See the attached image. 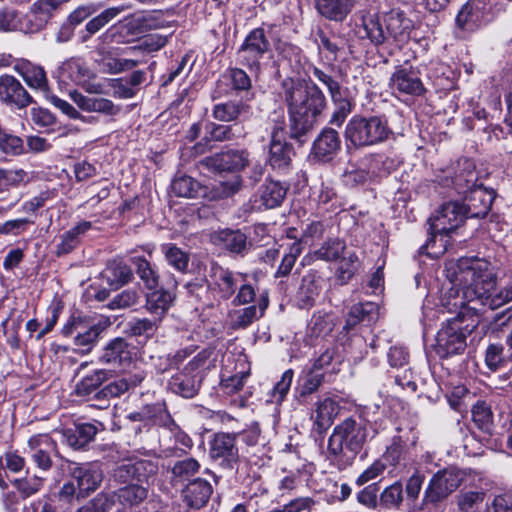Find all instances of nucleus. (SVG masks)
<instances>
[{
  "label": "nucleus",
  "instance_id": "obj_1",
  "mask_svg": "<svg viewBox=\"0 0 512 512\" xmlns=\"http://www.w3.org/2000/svg\"><path fill=\"white\" fill-rule=\"evenodd\" d=\"M445 274L451 287L448 289V306L463 308L465 305L497 309L512 301V284L494 293L496 273L490 262L480 258L463 257L445 264Z\"/></svg>",
  "mask_w": 512,
  "mask_h": 512
},
{
  "label": "nucleus",
  "instance_id": "obj_2",
  "mask_svg": "<svg viewBox=\"0 0 512 512\" xmlns=\"http://www.w3.org/2000/svg\"><path fill=\"white\" fill-rule=\"evenodd\" d=\"M283 97L288 105L290 129L298 138L310 131L325 107V97L314 84H304L292 79L282 83Z\"/></svg>",
  "mask_w": 512,
  "mask_h": 512
},
{
  "label": "nucleus",
  "instance_id": "obj_3",
  "mask_svg": "<svg viewBox=\"0 0 512 512\" xmlns=\"http://www.w3.org/2000/svg\"><path fill=\"white\" fill-rule=\"evenodd\" d=\"M448 291L445 293L442 303L449 312H455L456 316L448 319L446 324L438 331L436 337V352L440 357H449L461 354L466 348V338L478 326L479 319L477 306L465 305L463 308H452L447 303Z\"/></svg>",
  "mask_w": 512,
  "mask_h": 512
},
{
  "label": "nucleus",
  "instance_id": "obj_4",
  "mask_svg": "<svg viewBox=\"0 0 512 512\" xmlns=\"http://www.w3.org/2000/svg\"><path fill=\"white\" fill-rule=\"evenodd\" d=\"M464 171L457 174L454 178H445L442 185H453L459 194L464 195L465 203L462 204L468 217L482 218L487 215L491 209L494 199L492 191L487 190L482 185H477L474 165L464 161Z\"/></svg>",
  "mask_w": 512,
  "mask_h": 512
},
{
  "label": "nucleus",
  "instance_id": "obj_5",
  "mask_svg": "<svg viewBox=\"0 0 512 512\" xmlns=\"http://www.w3.org/2000/svg\"><path fill=\"white\" fill-rule=\"evenodd\" d=\"M367 437L365 425L353 418H346L334 427L328 440V451L334 456L343 454L345 450L355 455L362 449Z\"/></svg>",
  "mask_w": 512,
  "mask_h": 512
},
{
  "label": "nucleus",
  "instance_id": "obj_6",
  "mask_svg": "<svg viewBox=\"0 0 512 512\" xmlns=\"http://www.w3.org/2000/svg\"><path fill=\"white\" fill-rule=\"evenodd\" d=\"M390 134L387 123L381 118L353 117L345 129V138L355 147L371 146L385 141Z\"/></svg>",
  "mask_w": 512,
  "mask_h": 512
},
{
  "label": "nucleus",
  "instance_id": "obj_7",
  "mask_svg": "<svg viewBox=\"0 0 512 512\" xmlns=\"http://www.w3.org/2000/svg\"><path fill=\"white\" fill-rule=\"evenodd\" d=\"M466 217H468L466 210L461 203L457 201L444 203L429 219L431 242L436 243L439 238L445 250L448 243L446 237L459 228Z\"/></svg>",
  "mask_w": 512,
  "mask_h": 512
},
{
  "label": "nucleus",
  "instance_id": "obj_8",
  "mask_svg": "<svg viewBox=\"0 0 512 512\" xmlns=\"http://www.w3.org/2000/svg\"><path fill=\"white\" fill-rule=\"evenodd\" d=\"M206 360V354L201 352L191 359L180 372L174 374L169 381L171 391L185 398L194 397L198 393L202 381L201 369L205 366Z\"/></svg>",
  "mask_w": 512,
  "mask_h": 512
},
{
  "label": "nucleus",
  "instance_id": "obj_9",
  "mask_svg": "<svg viewBox=\"0 0 512 512\" xmlns=\"http://www.w3.org/2000/svg\"><path fill=\"white\" fill-rule=\"evenodd\" d=\"M236 433H216L209 443V456L222 469L234 470L240 462Z\"/></svg>",
  "mask_w": 512,
  "mask_h": 512
},
{
  "label": "nucleus",
  "instance_id": "obj_10",
  "mask_svg": "<svg viewBox=\"0 0 512 512\" xmlns=\"http://www.w3.org/2000/svg\"><path fill=\"white\" fill-rule=\"evenodd\" d=\"M493 16L491 0H469L458 12L456 25L463 32H473L490 22Z\"/></svg>",
  "mask_w": 512,
  "mask_h": 512
},
{
  "label": "nucleus",
  "instance_id": "obj_11",
  "mask_svg": "<svg viewBox=\"0 0 512 512\" xmlns=\"http://www.w3.org/2000/svg\"><path fill=\"white\" fill-rule=\"evenodd\" d=\"M270 50V42L263 28H255L246 36L237 51L239 62L251 71H260V61Z\"/></svg>",
  "mask_w": 512,
  "mask_h": 512
},
{
  "label": "nucleus",
  "instance_id": "obj_12",
  "mask_svg": "<svg viewBox=\"0 0 512 512\" xmlns=\"http://www.w3.org/2000/svg\"><path fill=\"white\" fill-rule=\"evenodd\" d=\"M104 330V326L100 322H95L84 317H72L63 327L64 336H73L74 344L79 347L82 352L91 351L100 333Z\"/></svg>",
  "mask_w": 512,
  "mask_h": 512
},
{
  "label": "nucleus",
  "instance_id": "obj_13",
  "mask_svg": "<svg viewBox=\"0 0 512 512\" xmlns=\"http://www.w3.org/2000/svg\"><path fill=\"white\" fill-rule=\"evenodd\" d=\"M463 480V473L456 468H446L438 471L430 480L425 491L427 503H437L445 499L458 488Z\"/></svg>",
  "mask_w": 512,
  "mask_h": 512
},
{
  "label": "nucleus",
  "instance_id": "obj_14",
  "mask_svg": "<svg viewBox=\"0 0 512 512\" xmlns=\"http://www.w3.org/2000/svg\"><path fill=\"white\" fill-rule=\"evenodd\" d=\"M135 347L124 338H115L108 342L99 360L119 371H127L135 358Z\"/></svg>",
  "mask_w": 512,
  "mask_h": 512
},
{
  "label": "nucleus",
  "instance_id": "obj_15",
  "mask_svg": "<svg viewBox=\"0 0 512 512\" xmlns=\"http://www.w3.org/2000/svg\"><path fill=\"white\" fill-rule=\"evenodd\" d=\"M68 470L78 486V499L86 498L96 491L103 481V472L95 463H72Z\"/></svg>",
  "mask_w": 512,
  "mask_h": 512
},
{
  "label": "nucleus",
  "instance_id": "obj_16",
  "mask_svg": "<svg viewBox=\"0 0 512 512\" xmlns=\"http://www.w3.org/2000/svg\"><path fill=\"white\" fill-rule=\"evenodd\" d=\"M245 274L234 272L217 264H212L209 272V287L220 299H230L240 282H244Z\"/></svg>",
  "mask_w": 512,
  "mask_h": 512
},
{
  "label": "nucleus",
  "instance_id": "obj_17",
  "mask_svg": "<svg viewBox=\"0 0 512 512\" xmlns=\"http://www.w3.org/2000/svg\"><path fill=\"white\" fill-rule=\"evenodd\" d=\"M269 147V163L274 168H285L291 162L292 147L285 140V121L283 116L274 118Z\"/></svg>",
  "mask_w": 512,
  "mask_h": 512
},
{
  "label": "nucleus",
  "instance_id": "obj_18",
  "mask_svg": "<svg viewBox=\"0 0 512 512\" xmlns=\"http://www.w3.org/2000/svg\"><path fill=\"white\" fill-rule=\"evenodd\" d=\"M389 86L400 94L421 96L425 87L420 79V73L412 66H397L389 79Z\"/></svg>",
  "mask_w": 512,
  "mask_h": 512
},
{
  "label": "nucleus",
  "instance_id": "obj_19",
  "mask_svg": "<svg viewBox=\"0 0 512 512\" xmlns=\"http://www.w3.org/2000/svg\"><path fill=\"white\" fill-rule=\"evenodd\" d=\"M249 154L245 150H227L206 157L201 164L212 171H239L249 163Z\"/></svg>",
  "mask_w": 512,
  "mask_h": 512
},
{
  "label": "nucleus",
  "instance_id": "obj_20",
  "mask_svg": "<svg viewBox=\"0 0 512 512\" xmlns=\"http://www.w3.org/2000/svg\"><path fill=\"white\" fill-rule=\"evenodd\" d=\"M0 99L18 108H24L33 101L31 95L25 90L21 83L11 75H3L0 77Z\"/></svg>",
  "mask_w": 512,
  "mask_h": 512
},
{
  "label": "nucleus",
  "instance_id": "obj_21",
  "mask_svg": "<svg viewBox=\"0 0 512 512\" xmlns=\"http://www.w3.org/2000/svg\"><path fill=\"white\" fill-rule=\"evenodd\" d=\"M69 95L78 108L84 112H94L105 116H115L120 112V107L110 99L86 96L77 90L71 91Z\"/></svg>",
  "mask_w": 512,
  "mask_h": 512
},
{
  "label": "nucleus",
  "instance_id": "obj_22",
  "mask_svg": "<svg viewBox=\"0 0 512 512\" xmlns=\"http://www.w3.org/2000/svg\"><path fill=\"white\" fill-rule=\"evenodd\" d=\"M177 283L167 288H155L146 294V309L159 321L167 313L176 299Z\"/></svg>",
  "mask_w": 512,
  "mask_h": 512
},
{
  "label": "nucleus",
  "instance_id": "obj_23",
  "mask_svg": "<svg viewBox=\"0 0 512 512\" xmlns=\"http://www.w3.org/2000/svg\"><path fill=\"white\" fill-rule=\"evenodd\" d=\"M338 412L339 405L332 398L318 400L310 414L315 430L320 434L324 433L333 424Z\"/></svg>",
  "mask_w": 512,
  "mask_h": 512
},
{
  "label": "nucleus",
  "instance_id": "obj_24",
  "mask_svg": "<svg viewBox=\"0 0 512 512\" xmlns=\"http://www.w3.org/2000/svg\"><path fill=\"white\" fill-rule=\"evenodd\" d=\"M14 69L31 89L48 91V79L42 66L22 59L17 61Z\"/></svg>",
  "mask_w": 512,
  "mask_h": 512
},
{
  "label": "nucleus",
  "instance_id": "obj_25",
  "mask_svg": "<svg viewBox=\"0 0 512 512\" xmlns=\"http://www.w3.org/2000/svg\"><path fill=\"white\" fill-rule=\"evenodd\" d=\"M31 458L38 468L49 470L52 466L50 452L54 449V443L47 434L32 436L28 441Z\"/></svg>",
  "mask_w": 512,
  "mask_h": 512
},
{
  "label": "nucleus",
  "instance_id": "obj_26",
  "mask_svg": "<svg viewBox=\"0 0 512 512\" xmlns=\"http://www.w3.org/2000/svg\"><path fill=\"white\" fill-rule=\"evenodd\" d=\"M340 149V139L337 131L324 129L313 143V156L322 162L330 161Z\"/></svg>",
  "mask_w": 512,
  "mask_h": 512
},
{
  "label": "nucleus",
  "instance_id": "obj_27",
  "mask_svg": "<svg viewBox=\"0 0 512 512\" xmlns=\"http://www.w3.org/2000/svg\"><path fill=\"white\" fill-rule=\"evenodd\" d=\"M268 305V294L262 293L257 300V305H251L235 311L232 315L233 327L243 329L250 326L255 320H258L264 315Z\"/></svg>",
  "mask_w": 512,
  "mask_h": 512
},
{
  "label": "nucleus",
  "instance_id": "obj_28",
  "mask_svg": "<svg viewBox=\"0 0 512 512\" xmlns=\"http://www.w3.org/2000/svg\"><path fill=\"white\" fill-rule=\"evenodd\" d=\"M212 491V486L208 481L197 478L184 489V501L192 508H201L208 502Z\"/></svg>",
  "mask_w": 512,
  "mask_h": 512
},
{
  "label": "nucleus",
  "instance_id": "obj_29",
  "mask_svg": "<svg viewBox=\"0 0 512 512\" xmlns=\"http://www.w3.org/2000/svg\"><path fill=\"white\" fill-rule=\"evenodd\" d=\"M211 241L214 245L232 253L243 252L247 245L246 236L239 230L216 231L211 234Z\"/></svg>",
  "mask_w": 512,
  "mask_h": 512
},
{
  "label": "nucleus",
  "instance_id": "obj_30",
  "mask_svg": "<svg viewBox=\"0 0 512 512\" xmlns=\"http://www.w3.org/2000/svg\"><path fill=\"white\" fill-rule=\"evenodd\" d=\"M98 432V428L92 423H82L74 429H64L62 438L74 449H80L90 443Z\"/></svg>",
  "mask_w": 512,
  "mask_h": 512
},
{
  "label": "nucleus",
  "instance_id": "obj_31",
  "mask_svg": "<svg viewBox=\"0 0 512 512\" xmlns=\"http://www.w3.org/2000/svg\"><path fill=\"white\" fill-rule=\"evenodd\" d=\"M353 0H316L318 12L327 19L342 21L350 13Z\"/></svg>",
  "mask_w": 512,
  "mask_h": 512
},
{
  "label": "nucleus",
  "instance_id": "obj_32",
  "mask_svg": "<svg viewBox=\"0 0 512 512\" xmlns=\"http://www.w3.org/2000/svg\"><path fill=\"white\" fill-rule=\"evenodd\" d=\"M386 28L395 39H404L409 35L412 21L399 9L390 10L384 17Z\"/></svg>",
  "mask_w": 512,
  "mask_h": 512
},
{
  "label": "nucleus",
  "instance_id": "obj_33",
  "mask_svg": "<svg viewBox=\"0 0 512 512\" xmlns=\"http://www.w3.org/2000/svg\"><path fill=\"white\" fill-rule=\"evenodd\" d=\"M148 487L139 483H129L117 491V501L124 507H133L142 503L148 497Z\"/></svg>",
  "mask_w": 512,
  "mask_h": 512
},
{
  "label": "nucleus",
  "instance_id": "obj_34",
  "mask_svg": "<svg viewBox=\"0 0 512 512\" xmlns=\"http://www.w3.org/2000/svg\"><path fill=\"white\" fill-rule=\"evenodd\" d=\"M249 105L241 101H227L214 105L213 117L220 122H232L249 112Z\"/></svg>",
  "mask_w": 512,
  "mask_h": 512
},
{
  "label": "nucleus",
  "instance_id": "obj_35",
  "mask_svg": "<svg viewBox=\"0 0 512 512\" xmlns=\"http://www.w3.org/2000/svg\"><path fill=\"white\" fill-rule=\"evenodd\" d=\"M378 315V307L373 302H366L362 304H356L351 307L347 320L346 329H351L360 322H367L371 324L376 321Z\"/></svg>",
  "mask_w": 512,
  "mask_h": 512
},
{
  "label": "nucleus",
  "instance_id": "obj_36",
  "mask_svg": "<svg viewBox=\"0 0 512 512\" xmlns=\"http://www.w3.org/2000/svg\"><path fill=\"white\" fill-rule=\"evenodd\" d=\"M92 224L89 221H82L61 236V242L57 246L58 256L68 254L79 244L80 236L85 234Z\"/></svg>",
  "mask_w": 512,
  "mask_h": 512
},
{
  "label": "nucleus",
  "instance_id": "obj_37",
  "mask_svg": "<svg viewBox=\"0 0 512 512\" xmlns=\"http://www.w3.org/2000/svg\"><path fill=\"white\" fill-rule=\"evenodd\" d=\"M319 294V286L314 274H307L302 278L298 291V301L302 308L311 307Z\"/></svg>",
  "mask_w": 512,
  "mask_h": 512
},
{
  "label": "nucleus",
  "instance_id": "obj_38",
  "mask_svg": "<svg viewBox=\"0 0 512 512\" xmlns=\"http://www.w3.org/2000/svg\"><path fill=\"white\" fill-rule=\"evenodd\" d=\"M286 195V189L277 181L266 182L261 189V201L266 208H275L280 205Z\"/></svg>",
  "mask_w": 512,
  "mask_h": 512
},
{
  "label": "nucleus",
  "instance_id": "obj_39",
  "mask_svg": "<svg viewBox=\"0 0 512 512\" xmlns=\"http://www.w3.org/2000/svg\"><path fill=\"white\" fill-rule=\"evenodd\" d=\"M235 136L233 132V126L231 125H222V124H216L213 122H208L206 124V135H205V141H226L231 140ZM207 145V143L202 144L201 142L196 145V149L203 153L204 147Z\"/></svg>",
  "mask_w": 512,
  "mask_h": 512
},
{
  "label": "nucleus",
  "instance_id": "obj_40",
  "mask_svg": "<svg viewBox=\"0 0 512 512\" xmlns=\"http://www.w3.org/2000/svg\"><path fill=\"white\" fill-rule=\"evenodd\" d=\"M131 260L136 267V272L139 278L143 281L145 287L148 290L157 288L159 283V276L157 272L152 268L151 264L141 256H135Z\"/></svg>",
  "mask_w": 512,
  "mask_h": 512
},
{
  "label": "nucleus",
  "instance_id": "obj_41",
  "mask_svg": "<svg viewBox=\"0 0 512 512\" xmlns=\"http://www.w3.org/2000/svg\"><path fill=\"white\" fill-rule=\"evenodd\" d=\"M334 327L332 316L324 311H318L313 314L309 324L308 331L311 336L324 337L328 335Z\"/></svg>",
  "mask_w": 512,
  "mask_h": 512
},
{
  "label": "nucleus",
  "instance_id": "obj_42",
  "mask_svg": "<svg viewBox=\"0 0 512 512\" xmlns=\"http://www.w3.org/2000/svg\"><path fill=\"white\" fill-rule=\"evenodd\" d=\"M61 72L62 74H66L72 82L80 86H82L86 79L93 76L91 71L76 59H70L63 63Z\"/></svg>",
  "mask_w": 512,
  "mask_h": 512
},
{
  "label": "nucleus",
  "instance_id": "obj_43",
  "mask_svg": "<svg viewBox=\"0 0 512 512\" xmlns=\"http://www.w3.org/2000/svg\"><path fill=\"white\" fill-rule=\"evenodd\" d=\"M242 186V180L239 175H233L226 181H220L215 183L211 190L212 199H223L230 197L237 193Z\"/></svg>",
  "mask_w": 512,
  "mask_h": 512
},
{
  "label": "nucleus",
  "instance_id": "obj_44",
  "mask_svg": "<svg viewBox=\"0 0 512 512\" xmlns=\"http://www.w3.org/2000/svg\"><path fill=\"white\" fill-rule=\"evenodd\" d=\"M107 279L110 285L123 286L133 279L131 268L121 262L111 263L106 269Z\"/></svg>",
  "mask_w": 512,
  "mask_h": 512
},
{
  "label": "nucleus",
  "instance_id": "obj_45",
  "mask_svg": "<svg viewBox=\"0 0 512 512\" xmlns=\"http://www.w3.org/2000/svg\"><path fill=\"white\" fill-rule=\"evenodd\" d=\"M161 249L169 265L181 272H184L188 268V254L178 248L175 244H164Z\"/></svg>",
  "mask_w": 512,
  "mask_h": 512
},
{
  "label": "nucleus",
  "instance_id": "obj_46",
  "mask_svg": "<svg viewBox=\"0 0 512 512\" xmlns=\"http://www.w3.org/2000/svg\"><path fill=\"white\" fill-rule=\"evenodd\" d=\"M105 370H96L93 373L82 378L76 385V394L78 396H88L94 392L106 379Z\"/></svg>",
  "mask_w": 512,
  "mask_h": 512
},
{
  "label": "nucleus",
  "instance_id": "obj_47",
  "mask_svg": "<svg viewBox=\"0 0 512 512\" xmlns=\"http://www.w3.org/2000/svg\"><path fill=\"white\" fill-rule=\"evenodd\" d=\"M26 181H28V173L23 169H0V193Z\"/></svg>",
  "mask_w": 512,
  "mask_h": 512
},
{
  "label": "nucleus",
  "instance_id": "obj_48",
  "mask_svg": "<svg viewBox=\"0 0 512 512\" xmlns=\"http://www.w3.org/2000/svg\"><path fill=\"white\" fill-rule=\"evenodd\" d=\"M138 65V61L133 59H120L110 55H105L100 60V66L104 73L117 74L130 70Z\"/></svg>",
  "mask_w": 512,
  "mask_h": 512
},
{
  "label": "nucleus",
  "instance_id": "obj_49",
  "mask_svg": "<svg viewBox=\"0 0 512 512\" xmlns=\"http://www.w3.org/2000/svg\"><path fill=\"white\" fill-rule=\"evenodd\" d=\"M124 10H125V6L109 7L107 9H105L99 15L95 16L94 18H92L86 24V30L90 34H95L101 28H103L106 24H108L113 19H115Z\"/></svg>",
  "mask_w": 512,
  "mask_h": 512
},
{
  "label": "nucleus",
  "instance_id": "obj_50",
  "mask_svg": "<svg viewBox=\"0 0 512 512\" xmlns=\"http://www.w3.org/2000/svg\"><path fill=\"white\" fill-rule=\"evenodd\" d=\"M345 250V243L339 239L327 240L318 250L314 252V255L318 259L326 261L337 260Z\"/></svg>",
  "mask_w": 512,
  "mask_h": 512
},
{
  "label": "nucleus",
  "instance_id": "obj_51",
  "mask_svg": "<svg viewBox=\"0 0 512 512\" xmlns=\"http://www.w3.org/2000/svg\"><path fill=\"white\" fill-rule=\"evenodd\" d=\"M199 184L190 176H179L172 182V190L179 197L192 198L198 191Z\"/></svg>",
  "mask_w": 512,
  "mask_h": 512
},
{
  "label": "nucleus",
  "instance_id": "obj_52",
  "mask_svg": "<svg viewBox=\"0 0 512 512\" xmlns=\"http://www.w3.org/2000/svg\"><path fill=\"white\" fill-rule=\"evenodd\" d=\"M293 377L294 372L292 369H288L282 374L280 380L274 385L270 394L272 403L281 404L284 401L290 390Z\"/></svg>",
  "mask_w": 512,
  "mask_h": 512
},
{
  "label": "nucleus",
  "instance_id": "obj_53",
  "mask_svg": "<svg viewBox=\"0 0 512 512\" xmlns=\"http://www.w3.org/2000/svg\"><path fill=\"white\" fill-rule=\"evenodd\" d=\"M200 468V464L194 458H187L177 461L172 469V475L175 480L184 481L193 476Z\"/></svg>",
  "mask_w": 512,
  "mask_h": 512
},
{
  "label": "nucleus",
  "instance_id": "obj_54",
  "mask_svg": "<svg viewBox=\"0 0 512 512\" xmlns=\"http://www.w3.org/2000/svg\"><path fill=\"white\" fill-rule=\"evenodd\" d=\"M322 382V374L315 372H309L306 374L297 388V397L299 401H302V399L306 398L308 395L316 392Z\"/></svg>",
  "mask_w": 512,
  "mask_h": 512
},
{
  "label": "nucleus",
  "instance_id": "obj_55",
  "mask_svg": "<svg viewBox=\"0 0 512 512\" xmlns=\"http://www.w3.org/2000/svg\"><path fill=\"white\" fill-rule=\"evenodd\" d=\"M326 228L327 225L325 222L320 220H311L303 227L299 243L312 245L315 241L322 238Z\"/></svg>",
  "mask_w": 512,
  "mask_h": 512
},
{
  "label": "nucleus",
  "instance_id": "obj_56",
  "mask_svg": "<svg viewBox=\"0 0 512 512\" xmlns=\"http://www.w3.org/2000/svg\"><path fill=\"white\" fill-rule=\"evenodd\" d=\"M302 253V247L300 243L294 242L289 249V252L286 253L282 261L275 273V277H286L290 274L292 268L295 265V262L299 255Z\"/></svg>",
  "mask_w": 512,
  "mask_h": 512
},
{
  "label": "nucleus",
  "instance_id": "obj_57",
  "mask_svg": "<svg viewBox=\"0 0 512 512\" xmlns=\"http://www.w3.org/2000/svg\"><path fill=\"white\" fill-rule=\"evenodd\" d=\"M136 483L143 484L147 482L150 477L155 475L158 471V464L155 461L148 459H138L132 461Z\"/></svg>",
  "mask_w": 512,
  "mask_h": 512
},
{
  "label": "nucleus",
  "instance_id": "obj_58",
  "mask_svg": "<svg viewBox=\"0 0 512 512\" xmlns=\"http://www.w3.org/2000/svg\"><path fill=\"white\" fill-rule=\"evenodd\" d=\"M403 500V489L400 482L388 486L380 495V502L386 508H398Z\"/></svg>",
  "mask_w": 512,
  "mask_h": 512
},
{
  "label": "nucleus",
  "instance_id": "obj_59",
  "mask_svg": "<svg viewBox=\"0 0 512 512\" xmlns=\"http://www.w3.org/2000/svg\"><path fill=\"white\" fill-rule=\"evenodd\" d=\"M145 425L165 424L169 415L161 404L146 405L141 408Z\"/></svg>",
  "mask_w": 512,
  "mask_h": 512
},
{
  "label": "nucleus",
  "instance_id": "obj_60",
  "mask_svg": "<svg viewBox=\"0 0 512 512\" xmlns=\"http://www.w3.org/2000/svg\"><path fill=\"white\" fill-rule=\"evenodd\" d=\"M140 292L138 289H126L117 294L109 303L110 309H124L138 303Z\"/></svg>",
  "mask_w": 512,
  "mask_h": 512
},
{
  "label": "nucleus",
  "instance_id": "obj_61",
  "mask_svg": "<svg viewBox=\"0 0 512 512\" xmlns=\"http://www.w3.org/2000/svg\"><path fill=\"white\" fill-rule=\"evenodd\" d=\"M0 150L7 155H20L24 151L23 141L18 136L3 132L0 134Z\"/></svg>",
  "mask_w": 512,
  "mask_h": 512
},
{
  "label": "nucleus",
  "instance_id": "obj_62",
  "mask_svg": "<svg viewBox=\"0 0 512 512\" xmlns=\"http://www.w3.org/2000/svg\"><path fill=\"white\" fill-rule=\"evenodd\" d=\"M332 101L336 105V109L331 116L330 123L335 126H341L352 110L351 102L344 94L340 95L339 99H332Z\"/></svg>",
  "mask_w": 512,
  "mask_h": 512
},
{
  "label": "nucleus",
  "instance_id": "obj_63",
  "mask_svg": "<svg viewBox=\"0 0 512 512\" xmlns=\"http://www.w3.org/2000/svg\"><path fill=\"white\" fill-rule=\"evenodd\" d=\"M473 421L481 429H489L492 423V412L490 407L485 402H477L472 408Z\"/></svg>",
  "mask_w": 512,
  "mask_h": 512
},
{
  "label": "nucleus",
  "instance_id": "obj_64",
  "mask_svg": "<svg viewBox=\"0 0 512 512\" xmlns=\"http://www.w3.org/2000/svg\"><path fill=\"white\" fill-rule=\"evenodd\" d=\"M386 470L384 464L375 460L370 466H368L355 480L356 485L362 486L370 481L375 480L377 477L382 475Z\"/></svg>",
  "mask_w": 512,
  "mask_h": 512
}]
</instances>
